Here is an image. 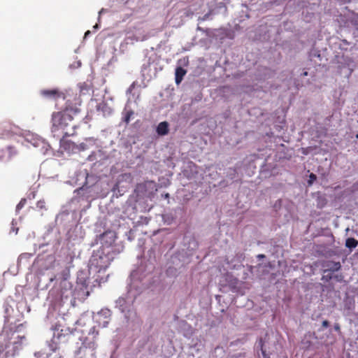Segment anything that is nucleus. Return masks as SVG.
Returning a JSON list of instances; mask_svg holds the SVG:
<instances>
[{
  "mask_svg": "<svg viewBox=\"0 0 358 358\" xmlns=\"http://www.w3.org/2000/svg\"><path fill=\"white\" fill-rule=\"evenodd\" d=\"M357 122H358V120H357Z\"/></svg>",
  "mask_w": 358,
  "mask_h": 358,
  "instance_id": "nucleus-28",
  "label": "nucleus"
},
{
  "mask_svg": "<svg viewBox=\"0 0 358 358\" xmlns=\"http://www.w3.org/2000/svg\"><path fill=\"white\" fill-rule=\"evenodd\" d=\"M108 235H111V241L110 242V244H111L113 242H114L115 239H114V236H113V234L112 231H106L104 233H103L101 236H100V240L101 241H103L104 240V238L106 237H107Z\"/></svg>",
  "mask_w": 358,
  "mask_h": 358,
  "instance_id": "nucleus-12",
  "label": "nucleus"
},
{
  "mask_svg": "<svg viewBox=\"0 0 358 358\" xmlns=\"http://www.w3.org/2000/svg\"><path fill=\"white\" fill-rule=\"evenodd\" d=\"M94 27L96 29V28H98V27H99V25L96 24H95V25H94Z\"/></svg>",
  "mask_w": 358,
  "mask_h": 358,
  "instance_id": "nucleus-27",
  "label": "nucleus"
},
{
  "mask_svg": "<svg viewBox=\"0 0 358 358\" xmlns=\"http://www.w3.org/2000/svg\"><path fill=\"white\" fill-rule=\"evenodd\" d=\"M40 94L42 96L48 99L57 100L60 98L64 99H66L64 94L58 89L42 90H41Z\"/></svg>",
  "mask_w": 358,
  "mask_h": 358,
  "instance_id": "nucleus-4",
  "label": "nucleus"
},
{
  "mask_svg": "<svg viewBox=\"0 0 358 358\" xmlns=\"http://www.w3.org/2000/svg\"><path fill=\"white\" fill-rule=\"evenodd\" d=\"M316 338L315 332L309 331L305 334L304 338L302 340V344L304 345L305 348H308L312 345L310 340Z\"/></svg>",
  "mask_w": 358,
  "mask_h": 358,
  "instance_id": "nucleus-7",
  "label": "nucleus"
},
{
  "mask_svg": "<svg viewBox=\"0 0 358 358\" xmlns=\"http://www.w3.org/2000/svg\"><path fill=\"white\" fill-rule=\"evenodd\" d=\"M259 345H260V350H261V352H262V349H264V342L263 341L262 338H260L259 339Z\"/></svg>",
  "mask_w": 358,
  "mask_h": 358,
  "instance_id": "nucleus-16",
  "label": "nucleus"
},
{
  "mask_svg": "<svg viewBox=\"0 0 358 358\" xmlns=\"http://www.w3.org/2000/svg\"><path fill=\"white\" fill-rule=\"evenodd\" d=\"M169 196V194L168 193L165 194L166 198H168Z\"/></svg>",
  "mask_w": 358,
  "mask_h": 358,
  "instance_id": "nucleus-26",
  "label": "nucleus"
},
{
  "mask_svg": "<svg viewBox=\"0 0 358 358\" xmlns=\"http://www.w3.org/2000/svg\"><path fill=\"white\" fill-rule=\"evenodd\" d=\"M310 178L311 180H315V179H316V176H315V174H313V173H311V174L310 175Z\"/></svg>",
  "mask_w": 358,
  "mask_h": 358,
  "instance_id": "nucleus-20",
  "label": "nucleus"
},
{
  "mask_svg": "<svg viewBox=\"0 0 358 358\" xmlns=\"http://www.w3.org/2000/svg\"><path fill=\"white\" fill-rule=\"evenodd\" d=\"M133 115H134V111L132 110H127L125 113L124 116L123 117V122H124L126 124H129V122H130L131 117L133 116Z\"/></svg>",
  "mask_w": 358,
  "mask_h": 358,
  "instance_id": "nucleus-11",
  "label": "nucleus"
},
{
  "mask_svg": "<svg viewBox=\"0 0 358 358\" xmlns=\"http://www.w3.org/2000/svg\"><path fill=\"white\" fill-rule=\"evenodd\" d=\"M24 336L18 337L17 341L13 342L10 345H8L6 352V357H15L20 355V351L22 350V339Z\"/></svg>",
  "mask_w": 358,
  "mask_h": 358,
  "instance_id": "nucleus-3",
  "label": "nucleus"
},
{
  "mask_svg": "<svg viewBox=\"0 0 358 358\" xmlns=\"http://www.w3.org/2000/svg\"><path fill=\"white\" fill-rule=\"evenodd\" d=\"M186 73V70H185L182 67L178 66L176 68L175 73V81L176 84H179L181 83Z\"/></svg>",
  "mask_w": 358,
  "mask_h": 358,
  "instance_id": "nucleus-8",
  "label": "nucleus"
},
{
  "mask_svg": "<svg viewBox=\"0 0 358 358\" xmlns=\"http://www.w3.org/2000/svg\"><path fill=\"white\" fill-rule=\"evenodd\" d=\"M36 206L38 208H45V201H38L36 203Z\"/></svg>",
  "mask_w": 358,
  "mask_h": 358,
  "instance_id": "nucleus-15",
  "label": "nucleus"
},
{
  "mask_svg": "<svg viewBox=\"0 0 358 358\" xmlns=\"http://www.w3.org/2000/svg\"><path fill=\"white\" fill-rule=\"evenodd\" d=\"M167 122H160L157 127V133L159 136H165L169 134V128Z\"/></svg>",
  "mask_w": 358,
  "mask_h": 358,
  "instance_id": "nucleus-5",
  "label": "nucleus"
},
{
  "mask_svg": "<svg viewBox=\"0 0 358 358\" xmlns=\"http://www.w3.org/2000/svg\"><path fill=\"white\" fill-rule=\"evenodd\" d=\"M329 326V322L327 320H324V321L322 322V327H323L324 328H327V327H328Z\"/></svg>",
  "mask_w": 358,
  "mask_h": 358,
  "instance_id": "nucleus-18",
  "label": "nucleus"
},
{
  "mask_svg": "<svg viewBox=\"0 0 358 358\" xmlns=\"http://www.w3.org/2000/svg\"><path fill=\"white\" fill-rule=\"evenodd\" d=\"M334 329H335V330H336V331H339V330H340V326H339V324H335V325H334Z\"/></svg>",
  "mask_w": 358,
  "mask_h": 358,
  "instance_id": "nucleus-21",
  "label": "nucleus"
},
{
  "mask_svg": "<svg viewBox=\"0 0 358 358\" xmlns=\"http://www.w3.org/2000/svg\"><path fill=\"white\" fill-rule=\"evenodd\" d=\"M112 258L109 254L104 252L103 250H98L95 252L90 259V268H94L96 272L100 273L106 271L110 266Z\"/></svg>",
  "mask_w": 358,
  "mask_h": 358,
  "instance_id": "nucleus-2",
  "label": "nucleus"
},
{
  "mask_svg": "<svg viewBox=\"0 0 358 358\" xmlns=\"http://www.w3.org/2000/svg\"><path fill=\"white\" fill-rule=\"evenodd\" d=\"M80 150H85V145L84 143H81V144L80 145Z\"/></svg>",
  "mask_w": 358,
  "mask_h": 358,
  "instance_id": "nucleus-22",
  "label": "nucleus"
},
{
  "mask_svg": "<svg viewBox=\"0 0 358 358\" xmlns=\"http://www.w3.org/2000/svg\"><path fill=\"white\" fill-rule=\"evenodd\" d=\"M358 245V241L354 238H348L345 241V246L348 248H355Z\"/></svg>",
  "mask_w": 358,
  "mask_h": 358,
  "instance_id": "nucleus-9",
  "label": "nucleus"
},
{
  "mask_svg": "<svg viewBox=\"0 0 358 358\" xmlns=\"http://www.w3.org/2000/svg\"><path fill=\"white\" fill-rule=\"evenodd\" d=\"M302 76H308V72H307V71H304V72L302 73Z\"/></svg>",
  "mask_w": 358,
  "mask_h": 358,
  "instance_id": "nucleus-24",
  "label": "nucleus"
},
{
  "mask_svg": "<svg viewBox=\"0 0 358 358\" xmlns=\"http://www.w3.org/2000/svg\"><path fill=\"white\" fill-rule=\"evenodd\" d=\"M262 355L263 357L262 358H270V357L266 354L265 349H262Z\"/></svg>",
  "mask_w": 358,
  "mask_h": 358,
  "instance_id": "nucleus-17",
  "label": "nucleus"
},
{
  "mask_svg": "<svg viewBox=\"0 0 358 358\" xmlns=\"http://www.w3.org/2000/svg\"><path fill=\"white\" fill-rule=\"evenodd\" d=\"M210 15V13H207V14L204 15H203V17L201 18V20H202L203 21L206 20L209 17Z\"/></svg>",
  "mask_w": 358,
  "mask_h": 358,
  "instance_id": "nucleus-19",
  "label": "nucleus"
},
{
  "mask_svg": "<svg viewBox=\"0 0 358 358\" xmlns=\"http://www.w3.org/2000/svg\"><path fill=\"white\" fill-rule=\"evenodd\" d=\"M27 200L26 199H22L19 203L16 206V211L19 212L26 204Z\"/></svg>",
  "mask_w": 358,
  "mask_h": 358,
  "instance_id": "nucleus-14",
  "label": "nucleus"
},
{
  "mask_svg": "<svg viewBox=\"0 0 358 358\" xmlns=\"http://www.w3.org/2000/svg\"><path fill=\"white\" fill-rule=\"evenodd\" d=\"M148 184H153V182L147 181L145 182L139 183L136 185L135 191L137 192L143 193V192L145 190Z\"/></svg>",
  "mask_w": 358,
  "mask_h": 358,
  "instance_id": "nucleus-10",
  "label": "nucleus"
},
{
  "mask_svg": "<svg viewBox=\"0 0 358 358\" xmlns=\"http://www.w3.org/2000/svg\"><path fill=\"white\" fill-rule=\"evenodd\" d=\"M90 34V31H87L85 34V37H87Z\"/></svg>",
  "mask_w": 358,
  "mask_h": 358,
  "instance_id": "nucleus-23",
  "label": "nucleus"
},
{
  "mask_svg": "<svg viewBox=\"0 0 358 358\" xmlns=\"http://www.w3.org/2000/svg\"><path fill=\"white\" fill-rule=\"evenodd\" d=\"M15 126L10 122H3L0 124L1 135L8 134L13 132Z\"/></svg>",
  "mask_w": 358,
  "mask_h": 358,
  "instance_id": "nucleus-6",
  "label": "nucleus"
},
{
  "mask_svg": "<svg viewBox=\"0 0 358 358\" xmlns=\"http://www.w3.org/2000/svg\"><path fill=\"white\" fill-rule=\"evenodd\" d=\"M6 150L8 152L9 158H11L12 157L15 156L17 153L16 149L13 146H8L6 148Z\"/></svg>",
  "mask_w": 358,
  "mask_h": 358,
  "instance_id": "nucleus-13",
  "label": "nucleus"
},
{
  "mask_svg": "<svg viewBox=\"0 0 358 358\" xmlns=\"http://www.w3.org/2000/svg\"><path fill=\"white\" fill-rule=\"evenodd\" d=\"M258 257H259V258H264V257H265V255H258Z\"/></svg>",
  "mask_w": 358,
  "mask_h": 358,
  "instance_id": "nucleus-25",
  "label": "nucleus"
},
{
  "mask_svg": "<svg viewBox=\"0 0 358 358\" xmlns=\"http://www.w3.org/2000/svg\"><path fill=\"white\" fill-rule=\"evenodd\" d=\"M81 101L79 98L73 97L67 99L65 108L62 111L54 112L52 115V123L54 131L62 130L64 137L74 135L76 126L72 122L73 116L78 115L80 110Z\"/></svg>",
  "mask_w": 358,
  "mask_h": 358,
  "instance_id": "nucleus-1",
  "label": "nucleus"
}]
</instances>
